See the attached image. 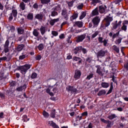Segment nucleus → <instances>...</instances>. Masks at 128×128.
Instances as JSON below:
<instances>
[{
	"instance_id": "1",
	"label": "nucleus",
	"mask_w": 128,
	"mask_h": 128,
	"mask_svg": "<svg viewBox=\"0 0 128 128\" xmlns=\"http://www.w3.org/2000/svg\"><path fill=\"white\" fill-rule=\"evenodd\" d=\"M32 68V65L28 64H26L24 66H18L17 68L18 70H20L21 74H26V72L30 68Z\"/></svg>"
},
{
	"instance_id": "2",
	"label": "nucleus",
	"mask_w": 128,
	"mask_h": 128,
	"mask_svg": "<svg viewBox=\"0 0 128 128\" xmlns=\"http://www.w3.org/2000/svg\"><path fill=\"white\" fill-rule=\"evenodd\" d=\"M112 17L106 16L104 20V22H105L104 26L106 28H108L110 24V22H112Z\"/></svg>"
},
{
	"instance_id": "3",
	"label": "nucleus",
	"mask_w": 128,
	"mask_h": 128,
	"mask_svg": "<svg viewBox=\"0 0 128 128\" xmlns=\"http://www.w3.org/2000/svg\"><path fill=\"white\" fill-rule=\"evenodd\" d=\"M96 68H97L96 71V74H99V76H104V70L102 69V67H100V66L97 65L96 66Z\"/></svg>"
},
{
	"instance_id": "4",
	"label": "nucleus",
	"mask_w": 128,
	"mask_h": 128,
	"mask_svg": "<svg viewBox=\"0 0 128 128\" xmlns=\"http://www.w3.org/2000/svg\"><path fill=\"white\" fill-rule=\"evenodd\" d=\"M108 52V51L104 50H99L97 53H96V56L97 58H104V56H106V54Z\"/></svg>"
},
{
	"instance_id": "5",
	"label": "nucleus",
	"mask_w": 128,
	"mask_h": 128,
	"mask_svg": "<svg viewBox=\"0 0 128 128\" xmlns=\"http://www.w3.org/2000/svg\"><path fill=\"white\" fill-rule=\"evenodd\" d=\"M16 18L18 16V10L13 9L12 11V12L10 13V16L9 17V20L10 22H12V20L14 18L12 17Z\"/></svg>"
},
{
	"instance_id": "6",
	"label": "nucleus",
	"mask_w": 128,
	"mask_h": 128,
	"mask_svg": "<svg viewBox=\"0 0 128 128\" xmlns=\"http://www.w3.org/2000/svg\"><path fill=\"white\" fill-rule=\"evenodd\" d=\"M86 34L78 36L77 37H76V42H82V40L86 38Z\"/></svg>"
},
{
	"instance_id": "7",
	"label": "nucleus",
	"mask_w": 128,
	"mask_h": 128,
	"mask_svg": "<svg viewBox=\"0 0 128 128\" xmlns=\"http://www.w3.org/2000/svg\"><path fill=\"white\" fill-rule=\"evenodd\" d=\"M8 46H10V41L8 40H6L4 45V52L5 54H6L10 52Z\"/></svg>"
},
{
	"instance_id": "8",
	"label": "nucleus",
	"mask_w": 128,
	"mask_h": 128,
	"mask_svg": "<svg viewBox=\"0 0 128 128\" xmlns=\"http://www.w3.org/2000/svg\"><path fill=\"white\" fill-rule=\"evenodd\" d=\"M81 76H82V72H80V70H76L75 71V74H74V78H75L76 80H80V78Z\"/></svg>"
},
{
	"instance_id": "9",
	"label": "nucleus",
	"mask_w": 128,
	"mask_h": 128,
	"mask_svg": "<svg viewBox=\"0 0 128 128\" xmlns=\"http://www.w3.org/2000/svg\"><path fill=\"white\" fill-rule=\"evenodd\" d=\"M66 90L68 92H70L72 93L75 92L76 94V92H78V90L74 88V86H68L66 88Z\"/></svg>"
},
{
	"instance_id": "10",
	"label": "nucleus",
	"mask_w": 128,
	"mask_h": 128,
	"mask_svg": "<svg viewBox=\"0 0 128 128\" xmlns=\"http://www.w3.org/2000/svg\"><path fill=\"white\" fill-rule=\"evenodd\" d=\"M62 16H64V18H65L66 20H68V10L64 8L62 10Z\"/></svg>"
},
{
	"instance_id": "11",
	"label": "nucleus",
	"mask_w": 128,
	"mask_h": 128,
	"mask_svg": "<svg viewBox=\"0 0 128 128\" xmlns=\"http://www.w3.org/2000/svg\"><path fill=\"white\" fill-rule=\"evenodd\" d=\"M100 18H98V16H96L92 19V22L94 24V26H98V24H100Z\"/></svg>"
},
{
	"instance_id": "12",
	"label": "nucleus",
	"mask_w": 128,
	"mask_h": 128,
	"mask_svg": "<svg viewBox=\"0 0 128 128\" xmlns=\"http://www.w3.org/2000/svg\"><path fill=\"white\" fill-rule=\"evenodd\" d=\"M72 60L74 62H78L77 64L78 65L80 64L82 62V60L80 57L74 56L73 57Z\"/></svg>"
},
{
	"instance_id": "13",
	"label": "nucleus",
	"mask_w": 128,
	"mask_h": 128,
	"mask_svg": "<svg viewBox=\"0 0 128 128\" xmlns=\"http://www.w3.org/2000/svg\"><path fill=\"white\" fill-rule=\"evenodd\" d=\"M26 85L24 84L22 86H18V88H16V90H17V92H22V90H24H24H26Z\"/></svg>"
},
{
	"instance_id": "14",
	"label": "nucleus",
	"mask_w": 128,
	"mask_h": 128,
	"mask_svg": "<svg viewBox=\"0 0 128 128\" xmlns=\"http://www.w3.org/2000/svg\"><path fill=\"white\" fill-rule=\"evenodd\" d=\"M99 12L100 14H104L106 12V6H100L98 7Z\"/></svg>"
},
{
	"instance_id": "15",
	"label": "nucleus",
	"mask_w": 128,
	"mask_h": 128,
	"mask_svg": "<svg viewBox=\"0 0 128 128\" xmlns=\"http://www.w3.org/2000/svg\"><path fill=\"white\" fill-rule=\"evenodd\" d=\"M82 46H78V47H76L74 50V54H76L78 52H82Z\"/></svg>"
},
{
	"instance_id": "16",
	"label": "nucleus",
	"mask_w": 128,
	"mask_h": 128,
	"mask_svg": "<svg viewBox=\"0 0 128 128\" xmlns=\"http://www.w3.org/2000/svg\"><path fill=\"white\" fill-rule=\"evenodd\" d=\"M35 18L38 20H42L44 18V14H38L36 15Z\"/></svg>"
},
{
	"instance_id": "17",
	"label": "nucleus",
	"mask_w": 128,
	"mask_h": 128,
	"mask_svg": "<svg viewBox=\"0 0 128 128\" xmlns=\"http://www.w3.org/2000/svg\"><path fill=\"white\" fill-rule=\"evenodd\" d=\"M122 24V21H119L118 23V21H116V23L114 24L112 26L113 30H116L118 26H120Z\"/></svg>"
},
{
	"instance_id": "18",
	"label": "nucleus",
	"mask_w": 128,
	"mask_h": 128,
	"mask_svg": "<svg viewBox=\"0 0 128 128\" xmlns=\"http://www.w3.org/2000/svg\"><path fill=\"white\" fill-rule=\"evenodd\" d=\"M60 22V18L51 20L50 22V26H54L55 22Z\"/></svg>"
},
{
	"instance_id": "19",
	"label": "nucleus",
	"mask_w": 128,
	"mask_h": 128,
	"mask_svg": "<svg viewBox=\"0 0 128 128\" xmlns=\"http://www.w3.org/2000/svg\"><path fill=\"white\" fill-rule=\"evenodd\" d=\"M40 32L41 34L44 36V34H46V27L44 26H42L40 29Z\"/></svg>"
},
{
	"instance_id": "20",
	"label": "nucleus",
	"mask_w": 128,
	"mask_h": 128,
	"mask_svg": "<svg viewBox=\"0 0 128 128\" xmlns=\"http://www.w3.org/2000/svg\"><path fill=\"white\" fill-rule=\"evenodd\" d=\"M19 8H20V10H26V4L24 2H21L20 4Z\"/></svg>"
},
{
	"instance_id": "21",
	"label": "nucleus",
	"mask_w": 128,
	"mask_h": 128,
	"mask_svg": "<svg viewBox=\"0 0 128 128\" xmlns=\"http://www.w3.org/2000/svg\"><path fill=\"white\" fill-rule=\"evenodd\" d=\"M106 94V91L104 90H102L99 91V92L98 94V96H104Z\"/></svg>"
},
{
	"instance_id": "22",
	"label": "nucleus",
	"mask_w": 128,
	"mask_h": 128,
	"mask_svg": "<svg viewBox=\"0 0 128 128\" xmlns=\"http://www.w3.org/2000/svg\"><path fill=\"white\" fill-rule=\"evenodd\" d=\"M74 26H78V28H82V22L78 21L75 22Z\"/></svg>"
},
{
	"instance_id": "23",
	"label": "nucleus",
	"mask_w": 128,
	"mask_h": 128,
	"mask_svg": "<svg viewBox=\"0 0 128 128\" xmlns=\"http://www.w3.org/2000/svg\"><path fill=\"white\" fill-rule=\"evenodd\" d=\"M24 44H21L18 45L16 48L17 52H21V50H22L24 49Z\"/></svg>"
},
{
	"instance_id": "24",
	"label": "nucleus",
	"mask_w": 128,
	"mask_h": 128,
	"mask_svg": "<svg viewBox=\"0 0 128 128\" xmlns=\"http://www.w3.org/2000/svg\"><path fill=\"white\" fill-rule=\"evenodd\" d=\"M101 86L102 88H108L110 86V84L108 82H102L101 84Z\"/></svg>"
},
{
	"instance_id": "25",
	"label": "nucleus",
	"mask_w": 128,
	"mask_h": 128,
	"mask_svg": "<svg viewBox=\"0 0 128 128\" xmlns=\"http://www.w3.org/2000/svg\"><path fill=\"white\" fill-rule=\"evenodd\" d=\"M92 16H98V8H96L92 12Z\"/></svg>"
},
{
	"instance_id": "26",
	"label": "nucleus",
	"mask_w": 128,
	"mask_h": 128,
	"mask_svg": "<svg viewBox=\"0 0 128 128\" xmlns=\"http://www.w3.org/2000/svg\"><path fill=\"white\" fill-rule=\"evenodd\" d=\"M27 18L30 20H34V14L32 13L28 14L27 16Z\"/></svg>"
},
{
	"instance_id": "27",
	"label": "nucleus",
	"mask_w": 128,
	"mask_h": 128,
	"mask_svg": "<svg viewBox=\"0 0 128 128\" xmlns=\"http://www.w3.org/2000/svg\"><path fill=\"white\" fill-rule=\"evenodd\" d=\"M52 10H53L55 12H60V10H62V8H60V5H58L56 7L54 8Z\"/></svg>"
},
{
	"instance_id": "28",
	"label": "nucleus",
	"mask_w": 128,
	"mask_h": 128,
	"mask_svg": "<svg viewBox=\"0 0 128 128\" xmlns=\"http://www.w3.org/2000/svg\"><path fill=\"white\" fill-rule=\"evenodd\" d=\"M100 0H92L91 4H92L94 6H96V4H100Z\"/></svg>"
},
{
	"instance_id": "29",
	"label": "nucleus",
	"mask_w": 128,
	"mask_h": 128,
	"mask_svg": "<svg viewBox=\"0 0 128 128\" xmlns=\"http://www.w3.org/2000/svg\"><path fill=\"white\" fill-rule=\"evenodd\" d=\"M118 118V116L116 114H112L108 116V118L111 120H114V118Z\"/></svg>"
},
{
	"instance_id": "30",
	"label": "nucleus",
	"mask_w": 128,
	"mask_h": 128,
	"mask_svg": "<svg viewBox=\"0 0 128 128\" xmlns=\"http://www.w3.org/2000/svg\"><path fill=\"white\" fill-rule=\"evenodd\" d=\"M112 49L114 50L116 52L117 54H118L120 52V48H118V46H116V45H114L112 46Z\"/></svg>"
},
{
	"instance_id": "31",
	"label": "nucleus",
	"mask_w": 128,
	"mask_h": 128,
	"mask_svg": "<svg viewBox=\"0 0 128 128\" xmlns=\"http://www.w3.org/2000/svg\"><path fill=\"white\" fill-rule=\"evenodd\" d=\"M78 13L74 12L72 14V16L70 17L71 20H76L78 18Z\"/></svg>"
},
{
	"instance_id": "32",
	"label": "nucleus",
	"mask_w": 128,
	"mask_h": 128,
	"mask_svg": "<svg viewBox=\"0 0 128 128\" xmlns=\"http://www.w3.org/2000/svg\"><path fill=\"white\" fill-rule=\"evenodd\" d=\"M17 30L19 34H22L24 32V30L22 28H18Z\"/></svg>"
},
{
	"instance_id": "33",
	"label": "nucleus",
	"mask_w": 128,
	"mask_h": 128,
	"mask_svg": "<svg viewBox=\"0 0 128 128\" xmlns=\"http://www.w3.org/2000/svg\"><path fill=\"white\" fill-rule=\"evenodd\" d=\"M86 12H82V14L80 16V20H82L84 18H86Z\"/></svg>"
},
{
	"instance_id": "34",
	"label": "nucleus",
	"mask_w": 128,
	"mask_h": 128,
	"mask_svg": "<svg viewBox=\"0 0 128 128\" xmlns=\"http://www.w3.org/2000/svg\"><path fill=\"white\" fill-rule=\"evenodd\" d=\"M40 2L42 4H48L50 2V0H40Z\"/></svg>"
},
{
	"instance_id": "35",
	"label": "nucleus",
	"mask_w": 128,
	"mask_h": 128,
	"mask_svg": "<svg viewBox=\"0 0 128 128\" xmlns=\"http://www.w3.org/2000/svg\"><path fill=\"white\" fill-rule=\"evenodd\" d=\"M32 34L34 36H38V34H40V32H38L36 29L34 30Z\"/></svg>"
},
{
	"instance_id": "36",
	"label": "nucleus",
	"mask_w": 128,
	"mask_h": 128,
	"mask_svg": "<svg viewBox=\"0 0 128 128\" xmlns=\"http://www.w3.org/2000/svg\"><path fill=\"white\" fill-rule=\"evenodd\" d=\"M114 89V86H112V84L110 85V88L108 92L106 94H112V90Z\"/></svg>"
},
{
	"instance_id": "37",
	"label": "nucleus",
	"mask_w": 128,
	"mask_h": 128,
	"mask_svg": "<svg viewBox=\"0 0 128 128\" xmlns=\"http://www.w3.org/2000/svg\"><path fill=\"white\" fill-rule=\"evenodd\" d=\"M122 38H119L116 40L115 44H120V42H122Z\"/></svg>"
},
{
	"instance_id": "38",
	"label": "nucleus",
	"mask_w": 128,
	"mask_h": 128,
	"mask_svg": "<svg viewBox=\"0 0 128 128\" xmlns=\"http://www.w3.org/2000/svg\"><path fill=\"white\" fill-rule=\"evenodd\" d=\"M94 78V74L90 73V74L86 78V80H90V78Z\"/></svg>"
},
{
	"instance_id": "39",
	"label": "nucleus",
	"mask_w": 128,
	"mask_h": 128,
	"mask_svg": "<svg viewBox=\"0 0 128 128\" xmlns=\"http://www.w3.org/2000/svg\"><path fill=\"white\" fill-rule=\"evenodd\" d=\"M46 92L48 94L51 96H54V93H52V92H50V88H47L46 90Z\"/></svg>"
},
{
	"instance_id": "40",
	"label": "nucleus",
	"mask_w": 128,
	"mask_h": 128,
	"mask_svg": "<svg viewBox=\"0 0 128 128\" xmlns=\"http://www.w3.org/2000/svg\"><path fill=\"white\" fill-rule=\"evenodd\" d=\"M38 50H44V44H40L38 46Z\"/></svg>"
},
{
	"instance_id": "41",
	"label": "nucleus",
	"mask_w": 128,
	"mask_h": 128,
	"mask_svg": "<svg viewBox=\"0 0 128 128\" xmlns=\"http://www.w3.org/2000/svg\"><path fill=\"white\" fill-rule=\"evenodd\" d=\"M106 124H107L106 128H112V122L111 121H110V120H108Z\"/></svg>"
},
{
	"instance_id": "42",
	"label": "nucleus",
	"mask_w": 128,
	"mask_h": 128,
	"mask_svg": "<svg viewBox=\"0 0 128 128\" xmlns=\"http://www.w3.org/2000/svg\"><path fill=\"white\" fill-rule=\"evenodd\" d=\"M58 13L54 11H54H52L51 12V16H58Z\"/></svg>"
},
{
	"instance_id": "43",
	"label": "nucleus",
	"mask_w": 128,
	"mask_h": 128,
	"mask_svg": "<svg viewBox=\"0 0 128 128\" xmlns=\"http://www.w3.org/2000/svg\"><path fill=\"white\" fill-rule=\"evenodd\" d=\"M98 34H100L98 31L96 32L94 34L92 35V38H96V36Z\"/></svg>"
},
{
	"instance_id": "44",
	"label": "nucleus",
	"mask_w": 128,
	"mask_h": 128,
	"mask_svg": "<svg viewBox=\"0 0 128 128\" xmlns=\"http://www.w3.org/2000/svg\"><path fill=\"white\" fill-rule=\"evenodd\" d=\"M43 116L45 118H48V116H50V114L48 112H46V110H44Z\"/></svg>"
},
{
	"instance_id": "45",
	"label": "nucleus",
	"mask_w": 128,
	"mask_h": 128,
	"mask_svg": "<svg viewBox=\"0 0 128 128\" xmlns=\"http://www.w3.org/2000/svg\"><path fill=\"white\" fill-rule=\"evenodd\" d=\"M36 76H38V74L36 72H33L31 75V78H36Z\"/></svg>"
},
{
	"instance_id": "46",
	"label": "nucleus",
	"mask_w": 128,
	"mask_h": 128,
	"mask_svg": "<svg viewBox=\"0 0 128 128\" xmlns=\"http://www.w3.org/2000/svg\"><path fill=\"white\" fill-rule=\"evenodd\" d=\"M128 26L126 25H124L122 24V26L121 28V30H124V32H126Z\"/></svg>"
},
{
	"instance_id": "47",
	"label": "nucleus",
	"mask_w": 128,
	"mask_h": 128,
	"mask_svg": "<svg viewBox=\"0 0 128 128\" xmlns=\"http://www.w3.org/2000/svg\"><path fill=\"white\" fill-rule=\"evenodd\" d=\"M52 34L54 36H57L58 35V32L56 31L53 30L52 32Z\"/></svg>"
},
{
	"instance_id": "48",
	"label": "nucleus",
	"mask_w": 128,
	"mask_h": 128,
	"mask_svg": "<svg viewBox=\"0 0 128 128\" xmlns=\"http://www.w3.org/2000/svg\"><path fill=\"white\" fill-rule=\"evenodd\" d=\"M36 60H42V56L41 55H37L35 57Z\"/></svg>"
},
{
	"instance_id": "49",
	"label": "nucleus",
	"mask_w": 128,
	"mask_h": 128,
	"mask_svg": "<svg viewBox=\"0 0 128 128\" xmlns=\"http://www.w3.org/2000/svg\"><path fill=\"white\" fill-rule=\"evenodd\" d=\"M82 8H84V4L82 3L77 6L78 10H82Z\"/></svg>"
},
{
	"instance_id": "50",
	"label": "nucleus",
	"mask_w": 128,
	"mask_h": 128,
	"mask_svg": "<svg viewBox=\"0 0 128 128\" xmlns=\"http://www.w3.org/2000/svg\"><path fill=\"white\" fill-rule=\"evenodd\" d=\"M120 34V32H117L116 34H114L112 36V38H116Z\"/></svg>"
},
{
	"instance_id": "51",
	"label": "nucleus",
	"mask_w": 128,
	"mask_h": 128,
	"mask_svg": "<svg viewBox=\"0 0 128 128\" xmlns=\"http://www.w3.org/2000/svg\"><path fill=\"white\" fill-rule=\"evenodd\" d=\"M103 40H104V38L102 37L98 38V42H100V44H102L104 42Z\"/></svg>"
},
{
	"instance_id": "52",
	"label": "nucleus",
	"mask_w": 128,
	"mask_h": 128,
	"mask_svg": "<svg viewBox=\"0 0 128 128\" xmlns=\"http://www.w3.org/2000/svg\"><path fill=\"white\" fill-rule=\"evenodd\" d=\"M50 116L51 118H56V113L52 111L50 114Z\"/></svg>"
},
{
	"instance_id": "53",
	"label": "nucleus",
	"mask_w": 128,
	"mask_h": 128,
	"mask_svg": "<svg viewBox=\"0 0 128 128\" xmlns=\"http://www.w3.org/2000/svg\"><path fill=\"white\" fill-rule=\"evenodd\" d=\"M23 120L24 122H28V116L26 115H24L23 116Z\"/></svg>"
},
{
	"instance_id": "54",
	"label": "nucleus",
	"mask_w": 128,
	"mask_h": 128,
	"mask_svg": "<svg viewBox=\"0 0 128 128\" xmlns=\"http://www.w3.org/2000/svg\"><path fill=\"white\" fill-rule=\"evenodd\" d=\"M50 126H53L54 128H59L58 126L56 125V124H54V122H52L50 124Z\"/></svg>"
},
{
	"instance_id": "55",
	"label": "nucleus",
	"mask_w": 128,
	"mask_h": 128,
	"mask_svg": "<svg viewBox=\"0 0 128 128\" xmlns=\"http://www.w3.org/2000/svg\"><path fill=\"white\" fill-rule=\"evenodd\" d=\"M65 38H66V36H64V34H62L59 36V38H60V40H62Z\"/></svg>"
},
{
	"instance_id": "56",
	"label": "nucleus",
	"mask_w": 128,
	"mask_h": 128,
	"mask_svg": "<svg viewBox=\"0 0 128 128\" xmlns=\"http://www.w3.org/2000/svg\"><path fill=\"white\" fill-rule=\"evenodd\" d=\"M108 40H106V39H104L103 40V44H104V46H106V44H108Z\"/></svg>"
},
{
	"instance_id": "57",
	"label": "nucleus",
	"mask_w": 128,
	"mask_h": 128,
	"mask_svg": "<svg viewBox=\"0 0 128 128\" xmlns=\"http://www.w3.org/2000/svg\"><path fill=\"white\" fill-rule=\"evenodd\" d=\"M100 120L102 122H104V124H106L108 122V120H106L104 118H100Z\"/></svg>"
},
{
	"instance_id": "58",
	"label": "nucleus",
	"mask_w": 128,
	"mask_h": 128,
	"mask_svg": "<svg viewBox=\"0 0 128 128\" xmlns=\"http://www.w3.org/2000/svg\"><path fill=\"white\" fill-rule=\"evenodd\" d=\"M68 6L70 8H72V6H74V2H68Z\"/></svg>"
},
{
	"instance_id": "59",
	"label": "nucleus",
	"mask_w": 128,
	"mask_h": 128,
	"mask_svg": "<svg viewBox=\"0 0 128 128\" xmlns=\"http://www.w3.org/2000/svg\"><path fill=\"white\" fill-rule=\"evenodd\" d=\"M24 58H26V55L23 54L22 56H19V60H24Z\"/></svg>"
},
{
	"instance_id": "60",
	"label": "nucleus",
	"mask_w": 128,
	"mask_h": 128,
	"mask_svg": "<svg viewBox=\"0 0 128 128\" xmlns=\"http://www.w3.org/2000/svg\"><path fill=\"white\" fill-rule=\"evenodd\" d=\"M82 116H88V112H84L82 114Z\"/></svg>"
},
{
	"instance_id": "61",
	"label": "nucleus",
	"mask_w": 128,
	"mask_h": 128,
	"mask_svg": "<svg viewBox=\"0 0 128 128\" xmlns=\"http://www.w3.org/2000/svg\"><path fill=\"white\" fill-rule=\"evenodd\" d=\"M68 24L67 22H63L60 26V28H62V26H65V24Z\"/></svg>"
},
{
	"instance_id": "62",
	"label": "nucleus",
	"mask_w": 128,
	"mask_h": 128,
	"mask_svg": "<svg viewBox=\"0 0 128 128\" xmlns=\"http://www.w3.org/2000/svg\"><path fill=\"white\" fill-rule=\"evenodd\" d=\"M122 24L126 26V24H128V20H125L123 22Z\"/></svg>"
},
{
	"instance_id": "63",
	"label": "nucleus",
	"mask_w": 128,
	"mask_h": 128,
	"mask_svg": "<svg viewBox=\"0 0 128 128\" xmlns=\"http://www.w3.org/2000/svg\"><path fill=\"white\" fill-rule=\"evenodd\" d=\"M34 8H38V5L36 4H34L33 6Z\"/></svg>"
},
{
	"instance_id": "64",
	"label": "nucleus",
	"mask_w": 128,
	"mask_h": 128,
	"mask_svg": "<svg viewBox=\"0 0 128 128\" xmlns=\"http://www.w3.org/2000/svg\"><path fill=\"white\" fill-rule=\"evenodd\" d=\"M88 128H92V124L90 123L88 125Z\"/></svg>"
}]
</instances>
